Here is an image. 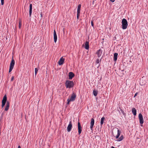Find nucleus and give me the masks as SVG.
<instances>
[{"label": "nucleus", "mask_w": 148, "mask_h": 148, "mask_svg": "<svg viewBox=\"0 0 148 148\" xmlns=\"http://www.w3.org/2000/svg\"><path fill=\"white\" fill-rule=\"evenodd\" d=\"M65 85L66 88H70L74 86V84L73 81L67 80L65 83Z\"/></svg>", "instance_id": "1"}, {"label": "nucleus", "mask_w": 148, "mask_h": 148, "mask_svg": "<svg viewBox=\"0 0 148 148\" xmlns=\"http://www.w3.org/2000/svg\"><path fill=\"white\" fill-rule=\"evenodd\" d=\"M117 134L116 136V139L118 138L117 140H116L117 141H120L123 140V135H122L119 138L121 133V131L118 129V128H117Z\"/></svg>", "instance_id": "2"}, {"label": "nucleus", "mask_w": 148, "mask_h": 148, "mask_svg": "<svg viewBox=\"0 0 148 148\" xmlns=\"http://www.w3.org/2000/svg\"><path fill=\"white\" fill-rule=\"evenodd\" d=\"M122 24V28L123 29H126L128 26V23L127 20L123 18L121 21Z\"/></svg>", "instance_id": "3"}, {"label": "nucleus", "mask_w": 148, "mask_h": 148, "mask_svg": "<svg viewBox=\"0 0 148 148\" xmlns=\"http://www.w3.org/2000/svg\"><path fill=\"white\" fill-rule=\"evenodd\" d=\"M76 96V94L75 93H73L71 97L70 98L67 99V104H69L70 102L74 101L75 99Z\"/></svg>", "instance_id": "4"}, {"label": "nucleus", "mask_w": 148, "mask_h": 148, "mask_svg": "<svg viewBox=\"0 0 148 148\" xmlns=\"http://www.w3.org/2000/svg\"><path fill=\"white\" fill-rule=\"evenodd\" d=\"M7 97L6 95H5L3 98L2 101V107L3 108L5 105V103L7 101Z\"/></svg>", "instance_id": "5"}, {"label": "nucleus", "mask_w": 148, "mask_h": 148, "mask_svg": "<svg viewBox=\"0 0 148 148\" xmlns=\"http://www.w3.org/2000/svg\"><path fill=\"white\" fill-rule=\"evenodd\" d=\"M138 118L140 121V123L141 124V126H142L143 124L144 123V120L142 115L141 113L139 114L138 115Z\"/></svg>", "instance_id": "6"}, {"label": "nucleus", "mask_w": 148, "mask_h": 148, "mask_svg": "<svg viewBox=\"0 0 148 148\" xmlns=\"http://www.w3.org/2000/svg\"><path fill=\"white\" fill-rule=\"evenodd\" d=\"M82 127L81 124L79 122H78V129L79 135H80L82 131Z\"/></svg>", "instance_id": "7"}, {"label": "nucleus", "mask_w": 148, "mask_h": 148, "mask_svg": "<svg viewBox=\"0 0 148 148\" xmlns=\"http://www.w3.org/2000/svg\"><path fill=\"white\" fill-rule=\"evenodd\" d=\"M72 127V122L71 121H70L69 122V124L68 125L67 127V131L68 132H69L71 131Z\"/></svg>", "instance_id": "8"}, {"label": "nucleus", "mask_w": 148, "mask_h": 148, "mask_svg": "<svg viewBox=\"0 0 148 148\" xmlns=\"http://www.w3.org/2000/svg\"><path fill=\"white\" fill-rule=\"evenodd\" d=\"M95 120L94 119L92 118L91 119L90 122V129L91 130L93 131V127L94 124Z\"/></svg>", "instance_id": "9"}, {"label": "nucleus", "mask_w": 148, "mask_h": 148, "mask_svg": "<svg viewBox=\"0 0 148 148\" xmlns=\"http://www.w3.org/2000/svg\"><path fill=\"white\" fill-rule=\"evenodd\" d=\"M102 53V51L101 49H99L96 52V54H97V57L99 58L100 57Z\"/></svg>", "instance_id": "10"}, {"label": "nucleus", "mask_w": 148, "mask_h": 148, "mask_svg": "<svg viewBox=\"0 0 148 148\" xmlns=\"http://www.w3.org/2000/svg\"><path fill=\"white\" fill-rule=\"evenodd\" d=\"M75 75L72 72H70L69 73V79H71L74 77Z\"/></svg>", "instance_id": "11"}, {"label": "nucleus", "mask_w": 148, "mask_h": 148, "mask_svg": "<svg viewBox=\"0 0 148 148\" xmlns=\"http://www.w3.org/2000/svg\"><path fill=\"white\" fill-rule=\"evenodd\" d=\"M53 32H53V33H54L53 37H54V42L55 43H56L57 41V34H56V31L55 30H54Z\"/></svg>", "instance_id": "12"}, {"label": "nucleus", "mask_w": 148, "mask_h": 148, "mask_svg": "<svg viewBox=\"0 0 148 148\" xmlns=\"http://www.w3.org/2000/svg\"><path fill=\"white\" fill-rule=\"evenodd\" d=\"M64 61V59L62 57L61 58L58 62L59 65H62L63 64Z\"/></svg>", "instance_id": "13"}, {"label": "nucleus", "mask_w": 148, "mask_h": 148, "mask_svg": "<svg viewBox=\"0 0 148 148\" xmlns=\"http://www.w3.org/2000/svg\"><path fill=\"white\" fill-rule=\"evenodd\" d=\"M15 64V61L13 59V57H12V60L10 62V67H12L14 68V65Z\"/></svg>", "instance_id": "14"}, {"label": "nucleus", "mask_w": 148, "mask_h": 148, "mask_svg": "<svg viewBox=\"0 0 148 148\" xmlns=\"http://www.w3.org/2000/svg\"><path fill=\"white\" fill-rule=\"evenodd\" d=\"M118 53H114V60L115 63L116 62L117 59Z\"/></svg>", "instance_id": "15"}, {"label": "nucleus", "mask_w": 148, "mask_h": 148, "mask_svg": "<svg viewBox=\"0 0 148 148\" xmlns=\"http://www.w3.org/2000/svg\"><path fill=\"white\" fill-rule=\"evenodd\" d=\"M32 4H30L29 5V17L31 16L32 13Z\"/></svg>", "instance_id": "16"}, {"label": "nucleus", "mask_w": 148, "mask_h": 148, "mask_svg": "<svg viewBox=\"0 0 148 148\" xmlns=\"http://www.w3.org/2000/svg\"><path fill=\"white\" fill-rule=\"evenodd\" d=\"M85 48L87 50L89 48V42L87 41L85 42Z\"/></svg>", "instance_id": "17"}, {"label": "nucleus", "mask_w": 148, "mask_h": 148, "mask_svg": "<svg viewBox=\"0 0 148 148\" xmlns=\"http://www.w3.org/2000/svg\"><path fill=\"white\" fill-rule=\"evenodd\" d=\"M132 113H133V115L134 116H136V109L134 108H132Z\"/></svg>", "instance_id": "18"}, {"label": "nucleus", "mask_w": 148, "mask_h": 148, "mask_svg": "<svg viewBox=\"0 0 148 148\" xmlns=\"http://www.w3.org/2000/svg\"><path fill=\"white\" fill-rule=\"evenodd\" d=\"M105 119V118L104 117H103L101 118L100 121V124L101 125H102L103 124L104 121Z\"/></svg>", "instance_id": "19"}, {"label": "nucleus", "mask_w": 148, "mask_h": 148, "mask_svg": "<svg viewBox=\"0 0 148 148\" xmlns=\"http://www.w3.org/2000/svg\"><path fill=\"white\" fill-rule=\"evenodd\" d=\"M81 5L79 4L78 5L77 9V12L80 13Z\"/></svg>", "instance_id": "20"}, {"label": "nucleus", "mask_w": 148, "mask_h": 148, "mask_svg": "<svg viewBox=\"0 0 148 148\" xmlns=\"http://www.w3.org/2000/svg\"><path fill=\"white\" fill-rule=\"evenodd\" d=\"M119 108L120 110V111H121L123 115H125V113L124 112V111L122 110V108L121 106H119Z\"/></svg>", "instance_id": "21"}, {"label": "nucleus", "mask_w": 148, "mask_h": 148, "mask_svg": "<svg viewBox=\"0 0 148 148\" xmlns=\"http://www.w3.org/2000/svg\"><path fill=\"white\" fill-rule=\"evenodd\" d=\"M93 95L95 96H97L98 94V91L97 90H94L93 91Z\"/></svg>", "instance_id": "22"}, {"label": "nucleus", "mask_w": 148, "mask_h": 148, "mask_svg": "<svg viewBox=\"0 0 148 148\" xmlns=\"http://www.w3.org/2000/svg\"><path fill=\"white\" fill-rule=\"evenodd\" d=\"M143 80H140V84L141 85H143L145 84V81H144V82H143Z\"/></svg>", "instance_id": "23"}, {"label": "nucleus", "mask_w": 148, "mask_h": 148, "mask_svg": "<svg viewBox=\"0 0 148 148\" xmlns=\"http://www.w3.org/2000/svg\"><path fill=\"white\" fill-rule=\"evenodd\" d=\"M102 59V58H101L100 60L99 59H97L96 61V63L97 64L99 63L100 62H101Z\"/></svg>", "instance_id": "24"}, {"label": "nucleus", "mask_w": 148, "mask_h": 148, "mask_svg": "<svg viewBox=\"0 0 148 148\" xmlns=\"http://www.w3.org/2000/svg\"><path fill=\"white\" fill-rule=\"evenodd\" d=\"M38 71V68H35V75H36Z\"/></svg>", "instance_id": "25"}, {"label": "nucleus", "mask_w": 148, "mask_h": 148, "mask_svg": "<svg viewBox=\"0 0 148 148\" xmlns=\"http://www.w3.org/2000/svg\"><path fill=\"white\" fill-rule=\"evenodd\" d=\"M9 106H6V107L5 108V111H7L9 109Z\"/></svg>", "instance_id": "26"}, {"label": "nucleus", "mask_w": 148, "mask_h": 148, "mask_svg": "<svg viewBox=\"0 0 148 148\" xmlns=\"http://www.w3.org/2000/svg\"><path fill=\"white\" fill-rule=\"evenodd\" d=\"M80 13L77 12V19H78L79 18V16H80Z\"/></svg>", "instance_id": "27"}, {"label": "nucleus", "mask_w": 148, "mask_h": 148, "mask_svg": "<svg viewBox=\"0 0 148 148\" xmlns=\"http://www.w3.org/2000/svg\"><path fill=\"white\" fill-rule=\"evenodd\" d=\"M13 68V67H10L9 70V73H10L12 71Z\"/></svg>", "instance_id": "28"}, {"label": "nucleus", "mask_w": 148, "mask_h": 148, "mask_svg": "<svg viewBox=\"0 0 148 148\" xmlns=\"http://www.w3.org/2000/svg\"><path fill=\"white\" fill-rule=\"evenodd\" d=\"M21 21H20L19 23V25H18V27L19 28H21Z\"/></svg>", "instance_id": "29"}, {"label": "nucleus", "mask_w": 148, "mask_h": 148, "mask_svg": "<svg viewBox=\"0 0 148 148\" xmlns=\"http://www.w3.org/2000/svg\"><path fill=\"white\" fill-rule=\"evenodd\" d=\"M10 103L9 101H7L6 102V106H9V107Z\"/></svg>", "instance_id": "30"}, {"label": "nucleus", "mask_w": 148, "mask_h": 148, "mask_svg": "<svg viewBox=\"0 0 148 148\" xmlns=\"http://www.w3.org/2000/svg\"><path fill=\"white\" fill-rule=\"evenodd\" d=\"M91 23V25L93 27H94V23H93V21L92 20Z\"/></svg>", "instance_id": "31"}, {"label": "nucleus", "mask_w": 148, "mask_h": 148, "mask_svg": "<svg viewBox=\"0 0 148 148\" xmlns=\"http://www.w3.org/2000/svg\"><path fill=\"white\" fill-rule=\"evenodd\" d=\"M4 0H1V5H3L4 4Z\"/></svg>", "instance_id": "32"}, {"label": "nucleus", "mask_w": 148, "mask_h": 148, "mask_svg": "<svg viewBox=\"0 0 148 148\" xmlns=\"http://www.w3.org/2000/svg\"><path fill=\"white\" fill-rule=\"evenodd\" d=\"M14 76H12V77L11 78L10 81L11 82L14 79Z\"/></svg>", "instance_id": "33"}, {"label": "nucleus", "mask_w": 148, "mask_h": 148, "mask_svg": "<svg viewBox=\"0 0 148 148\" xmlns=\"http://www.w3.org/2000/svg\"><path fill=\"white\" fill-rule=\"evenodd\" d=\"M138 94V92H136L135 94L134 95V97H135Z\"/></svg>", "instance_id": "34"}, {"label": "nucleus", "mask_w": 148, "mask_h": 148, "mask_svg": "<svg viewBox=\"0 0 148 148\" xmlns=\"http://www.w3.org/2000/svg\"><path fill=\"white\" fill-rule=\"evenodd\" d=\"M4 114V112H2V113H1V117H3V115Z\"/></svg>", "instance_id": "35"}, {"label": "nucleus", "mask_w": 148, "mask_h": 148, "mask_svg": "<svg viewBox=\"0 0 148 148\" xmlns=\"http://www.w3.org/2000/svg\"><path fill=\"white\" fill-rule=\"evenodd\" d=\"M110 0L112 2H114L115 1V0Z\"/></svg>", "instance_id": "36"}, {"label": "nucleus", "mask_w": 148, "mask_h": 148, "mask_svg": "<svg viewBox=\"0 0 148 148\" xmlns=\"http://www.w3.org/2000/svg\"><path fill=\"white\" fill-rule=\"evenodd\" d=\"M18 148H21L20 145L18 146Z\"/></svg>", "instance_id": "37"}, {"label": "nucleus", "mask_w": 148, "mask_h": 148, "mask_svg": "<svg viewBox=\"0 0 148 148\" xmlns=\"http://www.w3.org/2000/svg\"><path fill=\"white\" fill-rule=\"evenodd\" d=\"M40 15H41V17H42V14L41 13V14H40Z\"/></svg>", "instance_id": "38"}, {"label": "nucleus", "mask_w": 148, "mask_h": 148, "mask_svg": "<svg viewBox=\"0 0 148 148\" xmlns=\"http://www.w3.org/2000/svg\"><path fill=\"white\" fill-rule=\"evenodd\" d=\"M111 148H115L114 147L112 146Z\"/></svg>", "instance_id": "39"}, {"label": "nucleus", "mask_w": 148, "mask_h": 148, "mask_svg": "<svg viewBox=\"0 0 148 148\" xmlns=\"http://www.w3.org/2000/svg\"><path fill=\"white\" fill-rule=\"evenodd\" d=\"M94 1H93V4H94Z\"/></svg>", "instance_id": "40"}, {"label": "nucleus", "mask_w": 148, "mask_h": 148, "mask_svg": "<svg viewBox=\"0 0 148 148\" xmlns=\"http://www.w3.org/2000/svg\"><path fill=\"white\" fill-rule=\"evenodd\" d=\"M95 1H96V0H95Z\"/></svg>", "instance_id": "41"}]
</instances>
